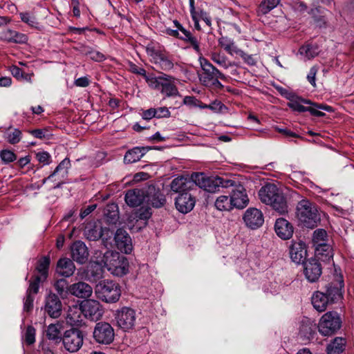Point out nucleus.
I'll list each match as a JSON object with an SVG mask.
<instances>
[{"label":"nucleus","mask_w":354,"mask_h":354,"mask_svg":"<svg viewBox=\"0 0 354 354\" xmlns=\"http://www.w3.org/2000/svg\"><path fill=\"white\" fill-rule=\"evenodd\" d=\"M344 283L342 277L328 283L324 291H315L311 297L314 308L319 312H324L329 305L338 302L343 298Z\"/></svg>","instance_id":"1"},{"label":"nucleus","mask_w":354,"mask_h":354,"mask_svg":"<svg viewBox=\"0 0 354 354\" xmlns=\"http://www.w3.org/2000/svg\"><path fill=\"white\" fill-rule=\"evenodd\" d=\"M259 197L263 203L270 205L279 213L288 212L286 199L283 194L274 184L267 183L261 187L259 191Z\"/></svg>","instance_id":"2"},{"label":"nucleus","mask_w":354,"mask_h":354,"mask_svg":"<svg viewBox=\"0 0 354 354\" xmlns=\"http://www.w3.org/2000/svg\"><path fill=\"white\" fill-rule=\"evenodd\" d=\"M86 317L77 305H74L69 307L66 317V322L57 321L55 324H50L48 326L47 332H60L62 330L65 329V326L68 325L71 326V329L66 330L65 332H80L79 328L85 326Z\"/></svg>","instance_id":"3"},{"label":"nucleus","mask_w":354,"mask_h":354,"mask_svg":"<svg viewBox=\"0 0 354 354\" xmlns=\"http://www.w3.org/2000/svg\"><path fill=\"white\" fill-rule=\"evenodd\" d=\"M194 188H199L210 193L219 191L220 187L228 188L233 185L232 180L220 176H208L203 172H194L190 176Z\"/></svg>","instance_id":"4"},{"label":"nucleus","mask_w":354,"mask_h":354,"mask_svg":"<svg viewBox=\"0 0 354 354\" xmlns=\"http://www.w3.org/2000/svg\"><path fill=\"white\" fill-rule=\"evenodd\" d=\"M200 64L202 73L199 75V80L203 85L209 88H223L219 79L225 80V75L212 64L207 59L200 57Z\"/></svg>","instance_id":"5"},{"label":"nucleus","mask_w":354,"mask_h":354,"mask_svg":"<svg viewBox=\"0 0 354 354\" xmlns=\"http://www.w3.org/2000/svg\"><path fill=\"white\" fill-rule=\"evenodd\" d=\"M289 100L290 101L288 103V107L299 113L308 111L314 116L323 117L325 115V113L320 111L319 109L328 112L333 111V109L330 106L323 104L313 103L310 100L303 99L298 96L292 95L289 97Z\"/></svg>","instance_id":"6"},{"label":"nucleus","mask_w":354,"mask_h":354,"mask_svg":"<svg viewBox=\"0 0 354 354\" xmlns=\"http://www.w3.org/2000/svg\"><path fill=\"white\" fill-rule=\"evenodd\" d=\"M296 215L299 221L308 228L317 226V221L319 220L315 205L306 199H303L297 203Z\"/></svg>","instance_id":"7"},{"label":"nucleus","mask_w":354,"mask_h":354,"mask_svg":"<svg viewBox=\"0 0 354 354\" xmlns=\"http://www.w3.org/2000/svg\"><path fill=\"white\" fill-rule=\"evenodd\" d=\"M95 293L99 299L106 303H115L120 297L121 290L118 283L104 280L95 286Z\"/></svg>","instance_id":"8"},{"label":"nucleus","mask_w":354,"mask_h":354,"mask_svg":"<svg viewBox=\"0 0 354 354\" xmlns=\"http://www.w3.org/2000/svg\"><path fill=\"white\" fill-rule=\"evenodd\" d=\"M103 261L104 267L115 276L120 277L128 272L129 263L127 258L117 252H106Z\"/></svg>","instance_id":"9"},{"label":"nucleus","mask_w":354,"mask_h":354,"mask_svg":"<svg viewBox=\"0 0 354 354\" xmlns=\"http://www.w3.org/2000/svg\"><path fill=\"white\" fill-rule=\"evenodd\" d=\"M342 326L341 315L335 310L325 313L319 319L318 326L319 332L324 330L326 332H337Z\"/></svg>","instance_id":"10"},{"label":"nucleus","mask_w":354,"mask_h":354,"mask_svg":"<svg viewBox=\"0 0 354 354\" xmlns=\"http://www.w3.org/2000/svg\"><path fill=\"white\" fill-rule=\"evenodd\" d=\"M115 319L117 326L124 332L133 330L136 324V311L129 307H122L116 311Z\"/></svg>","instance_id":"11"},{"label":"nucleus","mask_w":354,"mask_h":354,"mask_svg":"<svg viewBox=\"0 0 354 354\" xmlns=\"http://www.w3.org/2000/svg\"><path fill=\"white\" fill-rule=\"evenodd\" d=\"M148 54L153 58V62L163 71H170L174 68V62L165 50L156 49L154 47L147 48Z\"/></svg>","instance_id":"12"},{"label":"nucleus","mask_w":354,"mask_h":354,"mask_svg":"<svg viewBox=\"0 0 354 354\" xmlns=\"http://www.w3.org/2000/svg\"><path fill=\"white\" fill-rule=\"evenodd\" d=\"M233 185L229 186L228 188H232L230 192V197L232 203L234 208L243 209L249 203V198L246 193V189L241 184H236L235 181L232 180Z\"/></svg>","instance_id":"13"},{"label":"nucleus","mask_w":354,"mask_h":354,"mask_svg":"<svg viewBox=\"0 0 354 354\" xmlns=\"http://www.w3.org/2000/svg\"><path fill=\"white\" fill-rule=\"evenodd\" d=\"M84 236L89 241H97L102 239L103 241H107L113 233L108 228H103L100 225L88 224L84 229Z\"/></svg>","instance_id":"14"},{"label":"nucleus","mask_w":354,"mask_h":354,"mask_svg":"<svg viewBox=\"0 0 354 354\" xmlns=\"http://www.w3.org/2000/svg\"><path fill=\"white\" fill-rule=\"evenodd\" d=\"M86 319L92 320L99 319L103 314V309L100 302L93 299H87L82 301L79 306Z\"/></svg>","instance_id":"15"},{"label":"nucleus","mask_w":354,"mask_h":354,"mask_svg":"<svg viewBox=\"0 0 354 354\" xmlns=\"http://www.w3.org/2000/svg\"><path fill=\"white\" fill-rule=\"evenodd\" d=\"M44 312L52 318L59 317L62 312V303L59 297L50 293L45 299Z\"/></svg>","instance_id":"16"},{"label":"nucleus","mask_w":354,"mask_h":354,"mask_svg":"<svg viewBox=\"0 0 354 354\" xmlns=\"http://www.w3.org/2000/svg\"><path fill=\"white\" fill-rule=\"evenodd\" d=\"M114 240L118 250L125 254H130L133 250L131 239L126 230L122 228L117 230Z\"/></svg>","instance_id":"17"},{"label":"nucleus","mask_w":354,"mask_h":354,"mask_svg":"<svg viewBox=\"0 0 354 354\" xmlns=\"http://www.w3.org/2000/svg\"><path fill=\"white\" fill-rule=\"evenodd\" d=\"M289 254L292 261L297 264L304 263L307 256L305 243L301 241H292L289 247Z\"/></svg>","instance_id":"18"},{"label":"nucleus","mask_w":354,"mask_h":354,"mask_svg":"<svg viewBox=\"0 0 354 354\" xmlns=\"http://www.w3.org/2000/svg\"><path fill=\"white\" fill-rule=\"evenodd\" d=\"M243 220L246 225L253 230L261 227L264 222L262 212L257 208L248 209L244 214Z\"/></svg>","instance_id":"19"},{"label":"nucleus","mask_w":354,"mask_h":354,"mask_svg":"<svg viewBox=\"0 0 354 354\" xmlns=\"http://www.w3.org/2000/svg\"><path fill=\"white\" fill-rule=\"evenodd\" d=\"M304 263V274L308 281L313 283L318 280L322 274L320 263L315 259H310Z\"/></svg>","instance_id":"20"},{"label":"nucleus","mask_w":354,"mask_h":354,"mask_svg":"<svg viewBox=\"0 0 354 354\" xmlns=\"http://www.w3.org/2000/svg\"><path fill=\"white\" fill-rule=\"evenodd\" d=\"M145 197L147 203L155 208H160L166 203L165 195L160 189H156L154 186L148 187V189L145 192Z\"/></svg>","instance_id":"21"},{"label":"nucleus","mask_w":354,"mask_h":354,"mask_svg":"<svg viewBox=\"0 0 354 354\" xmlns=\"http://www.w3.org/2000/svg\"><path fill=\"white\" fill-rule=\"evenodd\" d=\"M171 189L179 194L183 193H189V192L194 189V183L191 180L190 176H178L175 178L171 183Z\"/></svg>","instance_id":"22"},{"label":"nucleus","mask_w":354,"mask_h":354,"mask_svg":"<svg viewBox=\"0 0 354 354\" xmlns=\"http://www.w3.org/2000/svg\"><path fill=\"white\" fill-rule=\"evenodd\" d=\"M63 344L65 348L71 353L77 352L83 343L82 333H64Z\"/></svg>","instance_id":"23"},{"label":"nucleus","mask_w":354,"mask_h":354,"mask_svg":"<svg viewBox=\"0 0 354 354\" xmlns=\"http://www.w3.org/2000/svg\"><path fill=\"white\" fill-rule=\"evenodd\" d=\"M195 198L189 193L180 194L175 200L177 209L183 214L192 211L195 205Z\"/></svg>","instance_id":"24"},{"label":"nucleus","mask_w":354,"mask_h":354,"mask_svg":"<svg viewBox=\"0 0 354 354\" xmlns=\"http://www.w3.org/2000/svg\"><path fill=\"white\" fill-rule=\"evenodd\" d=\"M71 257L77 263L83 264L88 257V252L85 243L81 241H77L71 245Z\"/></svg>","instance_id":"25"},{"label":"nucleus","mask_w":354,"mask_h":354,"mask_svg":"<svg viewBox=\"0 0 354 354\" xmlns=\"http://www.w3.org/2000/svg\"><path fill=\"white\" fill-rule=\"evenodd\" d=\"M277 234L282 239H289L293 234V227L290 223L283 218L277 219L274 225Z\"/></svg>","instance_id":"26"},{"label":"nucleus","mask_w":354,"mask_h":354,"mask_svg":"<svg viewBox=\"0 0 354 354\" xmlns=\"http://www.w3.org/2000/svg\"><path fill=\"white\" fill-rule=\"evenodd\" d=\"M68 291L73 295L79 298H88L91 296L93 288L85 282H78L71 285Z\"/></svg>","instance_id":"27"},{"label":"nucleus","mask_w":354,"mask_h":354,"mask_svg":"<svg viewBox=\"0 0 354 354\" xmlns=\"http://www.w3.org/2000/svg\"><path fill=\"white\" fill-rule=\"evenodd\" d=\"M173 22L175 27L178 29V31H180L183 35H179V39L187 42H189L192 47L193 48V49L198 55H201V48L197 39L195 37L192 36V33L189 30L184 28L178 20H174Z\"/></svg>","instance_id":"28"},{"label":"nucleus","mask_w":354,"mask_h":354,"mask_svg":"<svg viewBox=\"0 0 354 354\" xmlns=\"http://www.w3.org/2000/svg\"><path fill=\"white\" fill-rule=\"evenodd\" d=\"M145 192L142 189L128 190L124 197L125 202L130 207H138L145 201Z\"/></svg>","instance_id":"29"},{"label":"nucleus","mask_w":354,"mask_h":354,"mask_svg":"<svg viewBox=\"0 0 354 354\" xmlns=\"http://www.w3.org/2000/svg\"><path fill=\"white\" fill-rule=\"evenodd\" d=\"M152 148L151 147H135L128 150L124 157V163L136 162Z\"/></svg>","instance_id":"30"},{"label":"nucleus","mask_w":354,"mask_h":354,"mask_svg":"<svg viewBox=\"0 0 354 354\" xmlns=\"http://www.w3.org/2000/svg\"><path fill=\"white\" fill-rule=\"evenodd\" d=\"M164 79L161 86V93L167 97H176L179 95V92L176 85V78L173 76L165 75Z\"/></svg>","instance_id":"31"},{"label":"nucleus","mask_w":354,"mask_h":354,"mask_svg":"<svg viewBox=\"0 0 354 354\" xmlns=\"http://www.w3.org/2000/svg\"><path fill=\"white\" fill-rule=\"evenodd\" d=\"M0 39L17 44H24L28 41L26 35L10 29H7L0 32Z\"/></svg>","instance_id":"32"},{"label":"nucleus","mask_w":354,"mask_h":354,"mask_svg":"<svg viewBox=\"0 0 354 354\" xmlns=\"http://www.w3.org/2000/svg\"><path fill=\"white\" fill-rule=\"evenodd\" d=\"M75 270V266L72 260L68 258L60 259L57 264L56 271L60 275L69 277Z\"/></svg>","instance_id":"33"},{"label":"nucleus","mask_w":354,"mask_h":354,"mask_svg":"<svg viewBox=\"0 0 354 354\" xmlns=\"http://www.w3.org/2000/svg\"><path fill=\"white\" fill-rule=\"evenodd\" d=\"M104 217L106 223L115 224L119 218L118 205L115 203L109 204L104 209Z\"/></svg>","instance_id":"34"},{"label":"nucleus","mask_w":354,"mask_h":354,"mask_svg":"<svg viewBox=\"0 0 354 354\" xmlns=\"http://www.w3.org/2000/svg\"><path fill=\"white\" fill-rule=\"evenodd\" d=\"M50 266V258L49 257H44L41 259H40L38 262L37 265L36 266V270L38 273L37 275L35 277H37L41 279L46 280L48 274V268Z\"/></svg>","instance_id":"35"},{"label":"nucleus","mask_w":354,"mask_h":354,"mask_svg":"<svg viewBox=\"0 0 354 354\" xmlns=\"http://www.w3.org/2000/svg\"><path fill=\"white\" fill-rule=\"evenodd\" d=\"M346 339L342 337H336L326 348L328 354H340L345 348Z\"/></svg>","instance_id":"36"},{"label":"nucleus","mask_w":354,"mask_h":354,"mask_svg":"<svg viewBox=\"0 0 354 354\" xmlns=\"http://www.w3.org/2000/svg\"><path fill=\"white\" fill-rule=\"evenodd\" d=\"M216 208L219 211H230L234 209L230 195H221L218 196L214 203Z\"/></svg>","instance_id":"37"},{"label":"nucleus","mask_w":354,"mask_h":354,"mask_svg":"<svg viewBox=\"0 0 354 354\" xmlns=\"http://www.w3.org/2000/svg\"><path fill=\"white\" fill-rule=\"evenodd\" d=\"M279 3L280 0H262L257 9L258 15L268 14L276 8Z\"/></svg>","instance_id":"38"},{"label":"nucleus","mask_w":354,"mask_h":354,"mask_svg":"<svg viewBox=\"0 0 354 354\" xmlns=\"http://www.w3.org/2000/svg\"><path fill=\"white\" fill-rule=\"evenodd\" d=\"M210 58L214 63L225 69L234 65V63L228 61L227 57L221 53L212 52Z\"/></svg>","instance_id":"39"},{"label":"nucleus","mask_w":354,"mask_h":354,"mask_svg":"<svg viewBox=\"0 0 354 354\" xmlns=\"http://www.w3.org/2000/svg\"><path fill=\"white\" fill-rule=\"evenodd\" d=\"M82 53L95 62H101L106 59V56L101 52L94 50L88 46H84L82 50Z\"/></svg>","instance_id":"40"},{"label":"nucleus","mask_w":354,"mask_h":354,"mask_svg":"<svg viewBox=\"0 0 354 354\" xmlns=\"http://www.w3.org/2000/svg\"><path fill=\"white\" fill-rule=\"evenodd\" d=\"M71 167V161L68 158H65L57 166L53 174L54 176H60L65 178L68 174V169Z\"/></svg>","instance_id":"41"},{"label":"nucleus","mask_w":354,"mask_h":354,"mask_svg":"<svg viewBox=\"0 0 354 354\" xmlns=\"http://www.w3.org/2000/svg\"><path fill=\"white\" fill-rule=\"evenodd\" d=\"M71 167V161L68 158H65L57 166L53 174L54 176H60L65 178L68 174V169Z\"/></svg>","instance_id":"42"},{"label":"nucleus","mask_w":354,"mask_h":354,"mask_svg":"<svg viewBox=\"0 0 354 354\" xmlns=\"http://www.w3.org/2000/svg\"><path fill=\"white\" fill-rule=\"evenodd\" d=\"M166 74L162 73V75L158 77H155L153 75H145L144 77L147 82L148 85L153 88V89H159L160 86H162L164 77Z\"/></svg>","instance_id":"43"},{"label":"nucleus","mask_w":354,"mask_h":354,"mask_svg":"<svg viewBox=\"0 0 354 354\" xmlns=\"http://www.w3.org/2000/svg\"><path fill=\"white\" fill-rule=\"evenodd\" d=\"M115 333H93L95 341L99 344H110L114 339Z\"/></svg>","instance_id":"44"},{"label":"nucleus","mask_w":354,"mask_h":354,"mask_svg":"<svg viewBox=\"0 0 354 354\" xmlns=\"http://www.w3.org/2000/svg\"><path fill=\"white\" fill-rule=\"evenodd\" d=\"M21 131L18 129H14L12 131L8 130L6 139L10 144L15 145L19 142L21 139Z\"/></svg>","instance_id":"45"},{"label":"nucleus","mask_w":354,"mask_h":354,"mask_svg":"<svg viewBox=\"0 0 354 354\" xmlns=\"http://www.w3.org/2000/svg\"><path fill=\"white\" fill-rule=\"evenodd\" d=\"M326 231L323 229H317L313 233V241L315 245H318L326 243Z\"/></svg>","instance_id":"46"},{"label":"nucleus","mask_w":354,"mask_h":354,"mask_svg":"<svg viewBox=\"0 0 354 354\" xmlns=\"http://www.w3.org/2000/svg\"><path fill=\"white\" fill-rule=\"evenodd\" d=\"M316 252L319 254L325 255L328 259H332L333 257L332 248L326 243L316 245Z\"/></svg>","instance_id":"47"},{"label":"nucleus","mask_w":354,"mask_h":354,"mask_svg":"<svg viewBox=\"0 0 354 354\" xmlns=\"http://www.w3.org/2000/svg\"><path fill=\"white\" fill-rule=\"evenodd\" d=\"M45 280L41 279L37 277H34L32 280L30 281L29 287L26 291V294L33 295H36L39 288V284Z\"/></svg>","instance_id":"48"},{"label":"nucleus","mask_w":354,"mask_h":354,"mask_svg":"<svg viewBox=\"0 0 354 354\" xmlns=\"http://www.w3.org/2000/svg\"><path fill=\"white\" fill-rule=\"evenodd\" d=\"M21 20L27 24L28 26L34 28H37L38 25V22L37 21V19L35 16L30 15L29 12H20L19 13Z\"/></svg>","instance_id":"49"},{"label":"nucleus","mask_w":354,"mask_h":354,"mask_svg":"<svg viewBox=\"0 0 354 354\" xmlns=\"http://www.w3.org/2000/svg\"><path fill=\"white\" fill-rule=\"evenodd\" d=\"M299 51L301 55L306 56L308 59L313 58L317 55V48H314L311 45L301 46Z\"/></svg>","instance_id":"50"},{"label":"nucleus","mask_w":354,"mask_h":354,"mask_svg":"<svg viewBox=\"0 0 354 354\" xmlns=\"http://www.w3.org/2000/svg\"><path fill=\"white\" fill-rule=\"evenodd\" d=\"M0 158L4 163L8 164L14 162L17 156L10 150L3 149L0 151Z\"/></svg>","instance_id":"51"},{"label":"nucleus","mask_w":354,"mask_h":354,"mask_svg":"<svg viewBox=\"0 0 354 354\" xmlns=\"http://www.w3.org/2000/svg\"><path fill=\"white\" fill-rule=\"evenodd\" d=\"M36 159L44 165H48L51 162V156L46 151H39L36 153Z\"/></svg>","instance_id":"52"},{"label":"nucleus","mask_w":354,"mask_h":354,"mask_svg":"<svg viewBox=\"0 0 354 354\" xmlns=\"http://www.w3.org/2000/svg\"><path fill=\"white\" fill-rule=\"evenodd\" d=\"M94 332H113V328L109 323L101 322L96 324Z\"/></svg>","instance_id":"53"},{"label":"nucleus","mask_w":354,"mask_h":354,"mask_svg":"<svg viewBox=\"0 0 354 354\" xmlns=\"http://www.w3.org/2000/svg\"><path fill=\"white\" fill-rule=\"evenodd\" d=\"M35 297L33 295L26 294L24 301V310L26 312H30L33 308V301Z\"/></svg>","instance_id":"54"},{"label":"nucleus","mask_w":354,"mask_h":354,"mask_svg":"<svg viewBox=\"0 0 354 354\" xmlns=\"http://www.w3.org/2000/svg\"><path fill=\"white\" fill-rule=\"evenodd\" d=\"M155 112L156 118H169L171 115L170 111L165 106L155 109Z\"/></svg>","instance_id":"55"},{"label":"nucleus","mask_w":354,"mask_h":354,"mask_svg":"<svg viewBox=\"0 0 354 354\" xmlns=\"http://www.w3.org/2000/svg\"><path fill=\"white\" fill-rule=\"evenodd\" d=\"M129 71L133 73L140 75L143 77H145L146 75V71L143 68L139 67L138 66H137L136 64H134L133 62L129 63Z\"/></svg>","instance_id":"56"},{"label":"nucleus","mask_w":354,"mask_h":354,"mask_svg":"<svg viewBox=\"0 0 354 354\" xmlns=\"http://www.w3.org/2000/svg\"><path fill=\"white\" fill-rule=\"evenodd\" d=\"M66 286H67V283H66V280L60 279L55 282L54 287H55V289L56 290L57 292L59 295H62L65 291V289L66 288Z\"/></svg>","instance_id":"57"},{"label":"nucleus","mask_w":354,"mask_h":354,"mask_svg":"<svg viewBox=\"0 0 354 354\" xmlns=\"http://www.w3.org/2000/svg\"><path fill=\"white\" fill-rule=\"evenodd\" d=\"M239 56L243 59L245 63H246L249 66H255L257 64V61L255 58L253 57V55H248L245 53L243 50L242 51Z\"/></svg>","instance_id":"58"},{"label":"nucleus","mask_w":354,"mask_h":354,"mask_svg":"<svg viewBox=\"0 0 354 354\" xmlns=\"http://www.w3.org/2000/svg\"><path fill=\"white\" fill-rule=\"evenodd\" d=\"M233 41V39L227 37H221L218 39V44L225 50L229 49L230 44H232Z\"/></svg>","instance_id":"59"},{"label":"nucleus","mask_w":354,"mask_h":354,"mask_svg":"<svg viewBox=\"0 0 354 354\" xmlns=\"http://www.w3.org/2000/svg\"><path fill=\"white\" fill-rule=\"evenodd\" d=\"M199 101L194 96H185L183 99V104L191 107L198 106Z\"/></svg>","instance_id":"60"},{"label":"nucleus","mask_w":354,"mask_h":354,"mask_svg":"<svg viewBox=\"0 0 354 354\" xmlns=\"http://www.w3.org/2000/svg\"><path fill=\"white\" fill-rule=\"evenodd\" d=\"M317 73V68L316 66H313L310 68V71L307 75V79L310 84L313 86H315V76Z\"/></svg>","instance_id":"61"},{"label":"nucleus","mask_w":354,"mask_h":354,"mask_svg":"<svg viewBox=\"0 0 354 354\" xmlns=\"http://www.w3.org/2000/svg\"><path fill=\"white\" fill-rule=\"evenodd\" d=\"M74 84L76 86L86 87L90 84V80L87 77H82L75 80Z\"/></svg>","instance_id":"62"},{"label":"nucleus","mask_w":354,"mask_h":354,"mask_svg":"<svg viewBox=\"0 0 354 354\" xmlns=\"http://www.w3.org/2000/svg\"><path fill=\"white\" fill-rule=\"evenodd\" d=\"M142 117L144 120H149L156 118L155 108H151L142 112Z\"/></svg>","instance_id":"63"},{"label":"nucleus","mask_w":354,"mask_h":354,"mask_svg":"<svg viewBox=\"0 0 354 354\" xmlns=\"http://www.w3.org/2000/svg\"><path fill=\"white\" fill-rule=\"evenodd\" d=\"M151 215V212L150 211V209L146 208L145 209H140L138 213V218L140 220L147 221L148 218H150Z\"/></svg>","instance_id":"64"}]
</instances>
